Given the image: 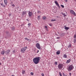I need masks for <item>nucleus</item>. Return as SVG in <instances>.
I'll return each mask as SVG.
<instances>
[{
	"label": "nucleus",
	"instance_id": "obj_9",
	"mask_svg": "<svg viewBox=\"0 0 76 76\" xmlns=\"http://www.w3.org/2000/svg\"><path fill=\"white\" fill-rule=\"evenodd\" d=\"M55 3L56 5L57 6H58V7L59 8H60V6H59V5L58 4V2L57 1H55L54 2Z\"/></svg>",
	"mask_w": 76,
	"mask_h": 76
},
{
	"label": "nucleus",
	"instance_id": "obj_40",
	"mask_svg": "<svg viewBox=\"0 0 76 76\" xmlns=\"http://www.w3.org/2000/svg\"><path fill=\"white\" fill-rule=\"evenodd\" d=\"M39 50H37V53H39Z\"/></svg>",
	"mask_w": 76,
	"mask_h": 76
},
{
	"label": "nucleus",
	"instance_id": "obj_35",
	"mask_svg": "<svg viewBox=\"0 0 76 76\" xmlns=\"http://www.w3.org/2000/svg\"><path fill=\"white\" fill-rule=\"evenodd\" d=\"M12 6H13V7H15V5H14V4H12Z\"/></svg>",
	"mask_w": 76,
	"mask_h": 76
},
{
	"label": "nucleus",
	"instance_id": "obj_38",
	"mask_svg": "<svg viewBox=\"0 0 76 76\" xmlns=\"http://www.w3.org/2000/svg\"><path fill=\"white\" fill-rule=\"evenodd\" d=\"M65 2H67V0H64Z\"/></svg>",
	"mask_w": 76,
	"mask_h": 76
},
{
	"label": "nucleus",
	"instance_id": "obj_19",
	"mask_svg": "<svg viewBox=\"0 0 76 76\" xmlns=\"http://www.w3.org/2000/svg\"><path fill=\"white\" fill-rule=\"evenodd\" d=\"M56 53L58 55H59L60 53V51H58L56 52Z\"/></svg>",
	"mask_w": 76,
	"mask_h": 76
},
{
	"label": "nucleus",
	"instance_id": "obj_23",
	"mask_svg": "<svg viewBox=\"0 0 76 76\" xmlns=\"http://www.w3.org/2000/svg\"><path fill=\"white\" fill-rule=\"evenodd\" d=\"M12 30H15V27H12L11 28Z\"/></svg>",
	"mask_w": 76,
	"mask_h": 76
},
{
	"label": "nucleus",
	"instance_id": "obj_46",
	"mask_svg": "<svg viewBox=\"0 0 76 76\" xmlns=\"http://www.w3.org/2000/svg\"><path fill=\"white\" fill-rule=\"evenodd\" d=\"M1 1H2V0H1Z\"/></svg>",
	"mask_w": 76,
	"mask_h": 76
},
{
	"label": "nucleus",
	"instance_id": "obj_3",
	"mask_svg": "<svg viewBox=\"0 0 76 76\" xmlns=\"http://www.w3.org/2000/svg\"><path fill=\"white\" fill-rule=\"evenodd\" d=\"M73 68H74V67L73 66V65H71L69 66L68 68H67V69L68 71L69 72L70 71H71Z\"/></svg>",
	"mask_w": 76,
	"mask_h": 76
},
{
	"label": "nucleus",
	"instance_id": "obj_17",
	"mask_svg": "<svg viewBox=\"0 0 76 76\" xmlns=\"http://www.w3.org/2000/svg\"><path fill=\"white\" fill-rule=\"evenodd\" d=\"M25 14H26V11H23V15H25Z\"/></svg>",
	"mask_w": 76,
	"mask_h": 76
},
{
	"label": "nucleus",
	"instance_id": "obj_28",
	"mask_svg": "<svg viewBox=\"0 0 76 76\" xmlns=\"http://www.w3.org/2000/svg\"><path fill=\"white\" fill-rule=\"evenodd\" d=\"M70 47H71V45L69 44L68 47V48H70Z\"/></svg>",
	"mask_w": 76,
	"mask_h": 76
},
{
	"label": "nucleus",
	"instance_id": "obj_1",
	"mask_svg": "<svg viewBox=\"0 0 76 76\" xmlns=\"http://www.w3.org/2000/svg\"><path fill=\"white\" fill-rule=\"evenodd\" d=\"M40 61V57H38L34 58L33 59V62L35 64H38Z\"/></svg>",
	"mask_w": 76,
	"mask_h": 76
},
{
	"label": "nucleus",
	"instance_id": "obj_26",
	"mask_svg": "<svg viewBox=\"0 0 76 76\" xmlns=\"http://www.w3.org/2000/svg\"><path fill=\"white\" fill-rule=\"evenodd\" d=\"M59 75L60 76H62V75H61V72H59Z\"/></svg>",
	"mask_w": 76,
	"mask_h": 76
},
{
	"label": "nucleus",
	"instance_id": "obj_45",
	"mask_svg": "<svg viewBox=\"0 0 76 76\" xmlns=\"http://www.w3.org/2000/svg\"><path fill=\"white\" fill-rule=\"evenodd\" d=\"M63 75H64V74H63Z\"/></svg>",
	"mask_w": 76,
	"mask_h": 76
},
{
	"label": "nucleus",
	"instance_id": "obj_48",
	"mask_svg": "<svg viewBox=\"0 0 76 76\" xmlns=\"http://www.w3.org/2000/svg\"><path fill=\"white\" fill-rule=\"evenodd\" d=\"M0 76H1V75H0Z\"/></svg>",
	"mask_w": 76,
	"mask_h": 76
},
{
	"label": "nucleus",
	"instance_id": "obj_6",
	"mask_svg": "<svg viewBox=\"0 0 76 76\" xmlns=\"http://www.w3.org/2000/svg\"><path fill=\"white\" fill-rule=\"evenodd\" d=\"M70 12L71 14H72V15H74V16H76V13H75V11H73L72 10H71L70 11Z\"/></svg>",
	"mask_w": 76,
	"mask_h": 76
},
{
	"label": "nucleus",
	"instance_id": "obj_41",
	"mask_svg": "<svg viewBox=\"0 0 76 76\" xmlns=\"http://www.w3.org/2000/svg\"><path fill=\"white\" fill-rule=\"evenodd\" d=\"M1 65V62H0V65Z\"/></svg>",
	"mask_w": 76,
	"mask_h": 76
},
{
	"label": "nucleus",
	"instance_id": "obj_14",
	"mask_svg": "<svg viewBox=\"0 0 76 76\" xmlns=\"http://www.w3.org/2000/svg\"><path fill=\"white\" fill-rule=\"evenodd\" d=\"M63 57L64 58H66L67 57V55L66 54H64L63 56Z\"/></svg>",
	"mask_w": 76,
	"mask_h": 76
},
{
	"label": "nucleus",
	"instance_id": "obj_42",
	"mask_svg": "<svg viewBox=\"0 0 76 76\" xmlns=\"http://www.w3.org/2000/svg\"><path fill=\"white\" fill-rule=\"evenodd\" d=\"M69 75H71V73H69Z\"/></svg>",
	"mask_w": 76,
	"mask_h": 76
},
{
	"label": "nucleus",
	"instance_id": "obj_37",
	"mask_svg": "<svg viewBox=\"0 0 76 76\" xmlns=\"http://www.w3.org/2000/svg\"><path fill=\"white\" fill-rule=\"evenodd\" d=\"M57 39H60V37H58L57 38Z\"/></svg>",
	"mask_w": 76,
	"mask_h": 76
},
{
	"label": "nucleus",
	"instance_id": "obj_30",
	"mask_svg": "<svg viewBox=\"0 0 76 76\" xmlns=\"http://www.w3.org/2000/svg\"><path fill=\"white\" fill-rule=\"evenodd\" d=\"M56 19L51 20V21H56Z\"/></svg>",
	"mask_w": 76,
	"mask_h": 76
},
{
	"label": "nucleus",
	"instance_id": "obj_24",
	"mask_svg": "<svg viewBox=\"0 0 76 76\" xmlns=\"http://www.w3.org/2000/svg\"><path fill=\"white\" fill-rule=\"evenodd\" d=\"M76 39H74V43H76Z\"/></svg>",
	"mask_w": 76,
	"mask_h": 76
},
{
	"label": "nucleus",
	"instance_id": "obj_12",
	"mask_svg": "<svg viewBox=\"0 0 76 76\" xmlns=\"http://www.w3.org/2000/svg\"><path fill=\"white\" fill-rule=\"evenodd\" d=\"M64 27V28L65 29H66V30H68V29H69V27H67L66 26H65Z\"/></svg>",
	"mask_w": 76,
	"mask_h": 76
},
{
	"label": "nucleus",
	"instance_id": "obj_2",
	"mask_svg": "<svg viewBox=\"0 0 76 76\" xmlns=\"http://www.w3.org/2000/svg\"><path fill=\"white\" fill-rule=\"evenodd\" d=\"M27 49V47H25L24 48H22L21 49V53H25V51Z\"/></svg>",
	"mask_w": 76,
	"mask_h": 76
},
{
	"label": "nucleus",
	"instance_id": "obj_7",
	"mask_svg": "<svg viewBox=\"0 0 76 76\" xmlns=\"http://www.w3.org/2000/svg\"><path fill=\"white\" fill-rule=\"evenodd\" d=\"M28 14L29 17H31L32 15V13L30 11H28Z\"/></svg>",
	"mask_w": 76,
	"mask_h": 76
},
{
	"label": "nucleus",
	"instance_id": "obj_44",
	"mask_svg": "<svg viewBox=\"0 0 76 76\" xmlns=\"http://www.w3.org/2000/svg\"><path fill=\"white\" fill-rule=\"evenodd\" d=\"M74 1H76V0H74Z\"/></svg>",
	"mask_w": 76,
	"mask_h": 76
},
{
	"label": "nucleus",
	"instance_id": "obj_31",
	"mask_svg": "<svg viewBox=\"0 0 76 76\" xmlns=\"http://www.w3.org/2000/svg\"><path fill=\"white\" fill-rule=\"evenodd\" d=\"M57 62H55V64H56V65H57Z\"/></svg>",
	"mask_w": 76,
	"mask_h": 76
},
{
	"label": "nucleus",
	"instance_id": "obj_43",
	"mask_svg": "<svg viewBox=\"0 0 76 76\" xmlns=\"http://www.w3.org/2000/svg\"><path fill=\"white\" fill-rule=\"evenodd\" d=\"M39 11H38V13H39Z\"/></svg>",
	"mask_w": 76,
	"mask_h": 76
},
{
	"label": "nucleus",
	"instance_id": "obj_36",
	"mask_svg": "<svg viewBox=\"0 0 76 76\" xmlns=\"http://www.w3.org/2000/svg\"><path fill=\"white\" fill-rule=\"evenodd\" d=\"M41 75L42 76H44V73H42L41 74Z\"/></svg>",
	"mask_w": 76,
	"mask_h": 76
},
{
	"label": "nucleus",
	"instance_id": "obj_33",
	"mask_svg": "<svg viewBox=\"0 0 76 76\" xmlns=\"http://www.w3.org/2000/svg\"><path fill=\"white\" fill-rule=\"evenodd\" d=\"M74 38H76V34H75L74 35Z\"/></svg>",
	"mask_w": 76,
	"mask_h": 76
},
{
	"label": "nucleus",
	"instance_id": "obj_16",
	"mask_svg": "<svg viewBox=\"0 0 76 76\" xmlns=\"http://www.w3.org/2000/svg\"><path fill=\"white\" fill-rule=\"evenodd\" d=\"M25 40H27V41H31V39H28L26 37L25 38Z\"/></svg>",
	"mask_w": 76,
	"mask_h": 76
},
{
	"label": "nucleus",
	"instance_id": "obj_4",
	"mask_svg": "<svg viewBox=\"0 0 76 76\" xmlns=\"http://www.w3.org/2000/svg\"><path fill=\"white\" fill-rule=\"evenodd\" d=\"M58 66L59 69H61L63 68V65L62 64H59Z\"/></svg>",
	"mask_w": 76,
	"mask_h": 76
},
{
	"label": "nucleus",
	"instance_id": "obj_29",
	"mask_svg": "<svg viewBox=\"0 0 76 76\" xmlns=\"http://www.w3.org/2000/svg\"><path fill=\"white\" fill-rule=\"evenodd\" d=\"M12 52H13V53H16V51H15V50H13L12 51Z\"/></svg>",
	"mask_w": 76,
	"mask_h": 76
},
{
	"label": "nucleus",
	"instance_id": "obj_39",
	"mask_svg": "<svg viewBox=\"0 0 76 76\" xmlns=\"http://www.w3.org/2000/svg\"><path fill=\"white\" fill-rule=\"evenodd\" d=\"M49 25H50V26H52V24H49Z\"/></svg>",
	"mask_w": 76,
	"mask_h": 76
},
{
	"label": "nucleus",
	"instance_id": "obj_13",
	"mask_svg": "<svg viewBox=\"0 0 76 76\" xmlns=\"http://www.w3.org/2000/svg\"><path fill=\"white\" fill-rule=\"evenodd\" d=\"M70 61H71V59H69L68 60H67L66 62V63H70Z\"/></svg>",
	"mask_w": 76,
	"mask_h": 76
},
{
	"label": "nucleus",
	"instance_id": "obj_10",
	"mask_svg": "<svg viewBox=\"0 0 76 76\" xmlns=\"http://www.w3.org/2000/svg\"><path fill=\"white\" fill-rule=\"evenodd\" d=\"M4 1L5 4V5H7V3H8L7 0H4Z\"/></svg>",
	"mask_w": 76,
	"mask_h": 76
},
{
	"label": "nucleus",
	"instance_id": "obj_15",
	"mask_svg": "<svg viewBox=\"0 0 76 76\" xmlns=\"http://www.w3.org/2000/svg\"><path fill=\"white\" fill-rule=\"evenodd\" d=\"M1 5L2 6H3V7H5L6 6H5V5H4V4H3V3H0Z\"/></svg>",
	"mask_w": 76,
	"mask_h": 76
},
{
	"label": "nucleus",
	"instance_id": "obj_47",
	"mask_svg": "<svg viewBox=\"0 0 76 76\" xmlns=\"http://www.w3.org/2000/svg\"><path fill=\"white\" fill-rule=\"evenodd\" d=\"M66 76L65 75V76Z\"/></svg>",
	"mask_w": 76,
	"mask_h": 76
},
{
	"label": "nucleus",
	"instance_id": "obj_34",
	"mask_svg": "<svg viewBox=\"0 0 76 76\" xmlns=\"http://www.w3.org/2000/svg\"><path fill=\"white\" fill-rule=\"evenodd\" d=\"M30 74L31 75H34V73H33V72H31L30 73Z\"/></svg>",
	"mask_w": 76,
	"mask_h": 76
},
{
	"label": "nucleus",
	"instance_id": "obj_5",
	"mask_svg": "<svg viewBox=\"0 0 76 76\" xmlns=\"http://www.w3.org/2000/svg\"><path fill=\"white\" fill-rule=\"evenodd\" d=\"M36 46L37 48H38V49H39V50H40V49H41V45H40L38 43H37L36 45Z\"/></svg>",
	"mask_w": 76,
	"mask_h": 76
},
{
	"label": "nucleus",
	"instance_id": "obj_25",
	"mask_svg": "<svg viewBox=\"0 0 76 76\" xmlns=\"http://www.w3.org/2000/svg\"><path fill=\"white\" fill-rule=\"evenodd\" d=\"M61 7H62V8H64V6L63 5H61Z\"/></svg>",
	"mask_w": 76,
	"mask_h": 76
},
{
	"label": "nucleus",
	"instance_id": "obj_27",
	"mask_svg": "<svg viewBox=\"0 0 76 76\" xmlns=\"http://www.w3.org/2000/svg\"><path fill=\"white\" fill-rule=\"evenodd\" d=\"M45 27L46 28V30H47V29L48 28L47 26H45Z\"/></svg>",
	"mask_w": 76,
	"mask_h": 76
},
{
	"label": "nucleus",
	"instance_id": "obj_8",
	"mask_svg": "<svg viewBox=\"0 0 76 76\" xmlns=\"http://www.w3.org/2000/svg\"><path fill=\"white\" fill-rule=\"evenodd\" d=\"M10 52V50H8L5 51V53L6 54H9V53Z\"/></svg>",
	"mask_w": 76,
	"mask_h": 76
},
{
	"label": "nucleus",
	"instance_id": "obj_32",
	"mask_svg": "<svg viewBox=\"0 0 76 76\" xmlns=\"http://www.w3.org/2000/svg\"><path fill=\"white\" fill-rule=\"evenodd\" d=\"M28 25L29 26H30L31 25V24L30 23H28Z\"/></svg>",
	"mask_w": 76,
	"mask_h": 76
},
{
	"label": "nucleus",
	"instance_id": "obj_11",
	"mask_svg": "<svg viewBox=\"0 0 76 76\" xmlns=\"http://www.w3.org/2000/svg\"><path fill=\"white\" fill-rule=\"evenodd\" d=\"M4 53H5V51L4 50L1 51V54L2 55H4Z\"/></svg>",
	"mask_w": 76,
	"mask_h": 76
},
{
	"label": "nucleus",
	"instance_id": "obj_18",
	"mask_svg": "<svg viewBox=\"0 0 76 76\" xmlns=\"http://www.w3.org/2000/svg\"><path fill=\"white\" fill-rule=\"evenodd\" d=\"M37 18H38V20H40V19H41V16L40 15L38 16Z\"/></svg>",
	"mask_w": 76,
	"mask_h": 76
},
{
	"label": "nucleus",
	"instance_id": "obj_21",
	"mask_svg": "<svg viewBox=\"0 0 76 76\" xmlns=\"http://www.w3.org/2000/svg\"><path fill=\"white\" fill-rule=\"evenodd\" d=\"M42 18L43 20H46V19H47L45 16H44Z\"/></svg>",
	"mask_w": 76,
	"mask_h": 76
},
{
	"label": "nucleus",
	"instance_id": "obj_20",
	"mask_svg": "<svg viewBox=\"0 0 76 76\" xmlns=\"http://www.w3.org/2000/svg\"><path fill=\"white\" fill-rule=\"evenodd\" d=\"M22 74H23V75H24L25 73V70H23L22 71Z\"/></svg>",
	"mask_w": 76,
	"mask_h": 76
},
{
	"label": "nucleus",
	"instance_id": "obj_22",
	"mask_svg": "<svg viewBox=\"0 0 76 76\" xmlns=\"http://www.w3.org/2000/svg\"><path fill=\"white\" fill-rule=\"evenodd\" d=\"M62 15H63V16H66V13H63L62 14Z\"/></svg>",
	"mask_w": 76,
	"mask_h": 76
}]
</instances>
